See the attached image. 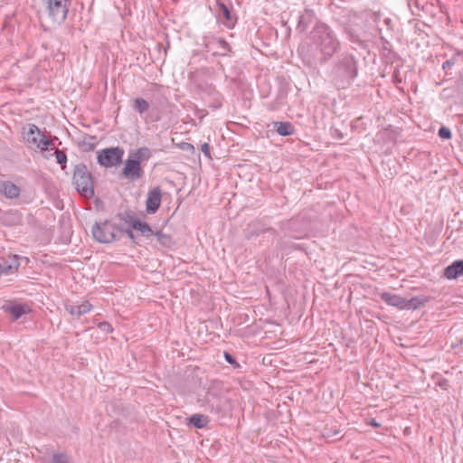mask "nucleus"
<instances>
[{
    "instance_id": "c85d7f7f",
    "label": "nucleus",
    "mask_w": 463,
    "mask_h": 463,
    "mask_svg": "<svg viewBox=\"0 0 463 463\" xmlns=\"http://www.w3.org/2000/svg\"><path fill=\"white\" fill-rule=\"evenodd\" d=\"M223 356H224L225 361L229 364L232 365L234 368H240L241 367L239 363L236 361L235 357L232 354H230L229 352L224 351Z\"/></svg>"
},
{
    "instance_id": "72a5a7b5",
    "label": "nucleus",
    "mask_w": 463,
    "mask_h": 463,
    "mask_svg": "<svg viewBox=\"0 0 463 463\" xmlns=\"http://www.w3.org/2000/svg\"><path fill=\"white\" fill-rule=\"evenodd\" d=\"M90 141H83V146H85L86 150H92L94 148V143L93 141L96 139V137L94 136H89L88 137Z\"/></svg>"
},
{
    "instance_id": "f8f14e48",
    "label": "nucleus",
    "mask_w": 463,
    "mask_h": 463,
    "mask_svg": "<svg viewBox=\"0 0 463 463\" xmlns=\"http://www.w3.org/2000/svg\"><path fill=\"white\" fill-rule=\"evenodd\" d=\"M19 266L18 255H9L7 258H2L0 261V276L17 272Z\"/></svg>"
},
{
    "instance_id": "37998d69",
    "label": "nucleus",
    "mask_w": 463,
    "mask_h": 463,
    "mask_svg": "<svg viewBox=\"0 0 463 463\" xmlns=\"http://www.w3.org/2000/svg\"><path fill=\"white\" fill-rule=\"evenodd\" d=\"M350 41H352V42H357V39L354 37V34H352V33H351V34H350Z\"/></svg>"
},
{
    "instance_id": "a211bd4d",
    "label": "nucleus",
    "mask_w": 463,
    "mask_h": 463,
    "mask_svg": "<svg viewBox=\"0 0 463 463\" xmlns=\"http://www.w3.org/2000/svg\"><path fill=\"white\" fill-rule=\"evenodd\" d=\"M1 191L5 197L9 199H15L20 195L21 189L16 184L10 181L3 182Z\"/></svg>"
},
{
    "instance_id": "39448f33",
    "label": "nucleus",
    "mask_w": 463,
    "mask_h": 463,
    "mask_svg": "<svg viewBox=\"0 0 463 463\" xmlns=\"http://www.w3.org/2000/svg\"><path fill=\"white\" fill-rule=\"evenodd\" d=\"M92 236L95 241L101 243H110L120 240L124 235V229L111 221L96 222L91 228Z\"/></svg>"
},
{
    "instance_id": "4c0bfd02",
    "label": "nucleus",
    "mask_w": 463,
    "mask_h": 463,
    "mask_svg": "<svg viewBox=\"0 0 463 463\" xmlns=\"http://www.w3.org/2000/svg\"><path fill=\"white\" fill-rule=\"evenodd\" d=\"M454 64V61L452 60H447L443 62L442 68L444 70L449 69Z\"/></svg>"
},
{
    "instance_id": "49530a36",
    "label": "nucleus",
    "mask_w": 463,
    "mask_h": 463,
    "mask_svg": "<svg viewBox=\"0 0 463 463\" xmlns=\"http://www.w3.org/2000/svg\"><path fill=\"white\" fill-rule=\"evenodd\" d=\"M238 4H240V0H236Z\"/></svg>"
},
{
    "instance_id": "2f4dec72",
    "label": "nucleus",
    "mask_w": 463,
    "mask_h": 463,
    "mask_svg": "<svg viewBox=\"0 0 463 463\" xmlns=\"http://www.w3.org/2000/svg\"><path fill=\"white\" fill-rule=\"evenodd\" d=\"M52 463H69L67 457L63 454H54L52 456Z\"/></svg>"
},
{
    "instance_id": "a19ab883",
    "label": "nucleus",
    "mask_w": 463,
    "mask_h": 463,
    "mask_svg": "<svg viewBox=\"0 0 463 463\" xmlns=\"http://www.w3.org/2000/svg\"><path fill=\"white\" fill-rule=\"evenodd\" d=\"M412 3L418 7V0H410L409 6L411 7Z\"/></svg>"
},
{
    "instance_id": "20e7f679",
    "label": "nucleus",
    "mask_w": 463,
    "mask_h": 463,
    "mask_svg": "<svg viewBox=\"0 0 463 463\" xmlns=\"http://www.w3.org/2000/svg\"><path fill=\"white\" fill-rule=\"evenodd\" d=\"M72 184L81 196L87 199L94 196V177L85 164L80 163L74 165Z\"/></svg>"
},
{
    "instance_id": "393cba45",
    "label": "nucleus",
    "mask_w": 463,
    "mask_h": 463,
    "mask_svg": "<svg viewBox=\"0 0 463 463\" xmlns=\"http://www.w3.org/2000/svg\"><path fill=\"white\" fill-rule=\"evenodd\" d=\"M132 109L140 115H143L148 110L149 103L145 99L138 97L133 99Z\"/></svg>"
},
{
    "instance_id": "6ab92c4d",
    "label": "nucleus",
    "mask_w": 463,
    "mask_h": 463,
    "mask_svg": "<svg viewBox=\"0 0 463 463\" xmlns=\"http://www.w3.org/2000/svg\"><path fill=\"white\" fill-rule=\"evenodd\" d=\"M428 302V298L424 296H416L410 299L405 298V303L403 305V310L407 309H419L423 307Z\"/></svg>"
},
{
    "instance_id": "c9c22d12",
    "label": "nucleus",
    "mask_w": 463,
    "mask_h": 463,
    "mask_svg": "<svg viewBox=\"0 0 463 463\" xmlns=\"http://www.w3.org/2000/svg\"><path fill=\"white\" fill-rule=\"evenodd\" d=\"M132 230L133 229L131 227L127 230H124V234L126 233L132 241H135L136 237Z\"/></svg>"
},
{
    "instance_id": "4468645a",
    "label": "nucleus",
    "mask_w": 463,
    "mask_h": 463,
    "mask_svg": "<svg viewBox=\"0 0 463 463\" xmlns=\"http://www.w3.org/2000/svg\"><path fill=\"white\" fill-rule=\"evenodd\" d=\"M380 298L387 305L395 307L401 310H403L405 298H403L400 295L392 294L391 292H382V293H380Z\"/></svg>"
},
{
    "instance_id": "4be33fe9",
    "label": "nucleus",
    "mask_w": 463,
    "mask_h": 463,
    "mask_svg": "<svg viewBox=\"0 0 463 463\" xmlns=\"http://www.w3.org/2000/svg\"><path fill=\"white\" fill-rule=\"evenodd\" d=\"M154 236L163 248L170 249L175 245L173 237L170 234L164 233L162 231L156 232Z\"/></svg>"
},
{
    "instance_id": "c03bdc74",
    "label": "nucleus",
    "mask_w": 463,
    "mask_h": 463,
    "mask_svg": "<svg viewBox=\"0 0 463 463\" xmlns=\"http://www.w3.org/2000/svg\"><path fill=\"white\" fill-rule=\"evenodd\" d=\"M336 132H337V137H338L339 138H342V137H343L342 133H341L340 131H338V130H336Z\"/></svg>"
},
{
    "instance_id": "a878e982",
    "label": "nucleus",
    "mask_w": 463,
    "mask_h": 463,
    "mask_svg": "<svg viewBox=\"0 0 463 463\" xmlns=\"http://www.w3.org/2000/svg\"><path fill=\"white\" fill-rule=\"evenodd\" d=\"M118 217L120 221L128 224L131 228L133 227L134 222L138 220V218L136 216V213L131 211H125L124 213H120L118 214Z\"/></svg>"
},
{
    "instance_id": "0eeeda50",
    "label": "nucleus",
    "mask_w": 463,
    "mask_h": 463,
    "mask_svg": "<svg viewBox=\"0 0 463 463\" xmlns=\"http://www.w3.org/2000/svg\"><path fill=\"white\" fill-rule=\"evenodd\" d=\"M24 138L28 143L35 145L41 151L51 149L50 147L52 145V140L43 134L34 124L28 125V130L24 133Z\"/></svg>"
},
{
    "instance_id": "ddd939ff",
    "label": "nucleus",
    "mask_w": 463,
    "mask_h": 463,
    "mask_svg": "<svg viewBox=\"0 0 463 463\" xmlns=\"http://www.w3.org/2000/svg\"><path fill=\"white\" fill-rule=\"evenodd\" d=\"M2 309L5 312L10 314L13 317V319L17 320L19 319L23 315L30 311L28 307L24 304H12L8 303L2 307Z\"/></svg>"
},
{
    "instance_id": "f3484780",
    "label": "nucleus",
    "mask_w": 463,
    "mask_h": 463,
    "mask_svg": "<svg viewBox=\"0 0 463 463\" xmlns=\"http://www.w3.org/2000/svg\"><path fill=\"white\" fill-rule=\"evenodd\" d=\"M151 156V150L146 146H142L138 149L131 150L129 152L128 157L135 162L137 161V163L141 165V164L145 161H147Z\"/></svg>"
},
{
    "instance_id": "9d476101",
    "label": "nucleus",
    "mask_w": 463,
    "mask_h": 463,
    "mask_svg": "<svg viewBox=\"0 0 463 463\" xmlns=\"http://www.w3.org/2000/svg\"><path fill=\"white\" fill-rule=\"evenodd\" d=\"M216 5L219 8V17L222 19V24L232 29L237 23V16L232 12V7L226 5L222 0H216Z\"/></svg>"
},
{
    "instance_id": "ea45409f",
    "label": "nucleus",
    "mask_w": 463,
    "mask_h": 463,
    "mask_svg": "<svg viewBox=\"0 0 463 463\" xmlns=\"http://www.w3.org/2000/svg\"><path fill=\"white\" fill-rule=\"evenodd\" d=\"M370 425L371 426H373L375 428H378L380 427V424L374 420V419H372L371 421H370Z\"/></svg>"
},
{
    "instance_id": "f704fd0d",
    "label": "nucleus",
    "mask_w": 463,
    "mask_h": 463,
    "mask_svg": "<svg viewBox=\"0 0 463 463\" xmlns=\"http://www.w3.org/2000/svg\"><path fill=\"white\" fill-rule=\"evenodd\" d=\"M201 150L204 154L205 156H207L208 158H211L210 146L208 143L203 144L201 146Z\"/></svg>"
},
{
    "instance_id": "9b49d317",
    "label": "nucleus",
    "mask_w": 463,
    "mask_h": 463,
    "mask_svg": "<svg viewBox=\"0 0 463 463\" xmlns=\"http://www.w3.org/2000/svg\"><path fill=\"white\" fill-rule=\"evenodd\" d=\"M162 191L159 186L149 190L146 202V210L148 213H155L161 205Z\"/></svg>"
},
{
    "instance_id": "dca6fc26",
    "label": "nucleus",
    "mask_w": 463,
    "mask_h": 463,
    "mask_svg": "<svg viewBox=\"0 0 463 463\" xmlns=\"http://www.w3.org/2000/svg\"><path fill=\"white\" fill-rule=\"evenodd\" d=\"M91 308L92 306L88 301H84L81 304H71L65 307L67 312L77 317H80V316L88 313Z\"/></svg>"
},
{
    "instance_id": "58836bf2",
    "label": "nucleus",
    "mask_w": 463,
    "mask_h": 463,
    "mask_svg": "<svg viewBox=\"0 0 463 463\" xmlns=\"http://www.w3.org/2000/svg\"><path fill=\"white\" fill-rule=\"evenodd\" d=\"M181 147L184 150H193L194 149V146L190 143H186V142H183L181 144Z\"/></svg>"
},
{
    "instance_id": "412c9836",
    "label": "nucleus",
    "mask_w": 463,
    "mask_h": 463,
    "mask_svg": "<svg viewBox=\"0 0 463 463\" xmlns=\"http://www.w3.org/2000/svg\"><path fill=\"white\" fill-rule=\"evenodd\" d=\"M132 229L139 232L140 234L145 238H149L156 232L152 230L147 222L141 221L140 219L134 222Z\"/></svg>"
},
{
    "instance_id": "2eb2a0df",
    "label": "nucleus",
    "mask_w": 463,
    "mask_h": 463,
    "mask_svg": "<svg viewBox=\"0 0 463 463\" xmlns=\"http://www.w3.org/2000/svg\"><path fill=\"white\" fill-rule=\"evenodd\" d=\"M444 276L448 279H455L463 276V260H455L446 267L444 269Z\"/></svg>"
},
{
    "instance_id": "bb28decb",
    "label": "nucleus",
    "mask_w": 463,
    "mask_h": 463,
    "mask_svg": "<svg viewBox=\"0 0 463 463\" xmlns=\"http://www.w3.org/2000/svg\"><path fill=\"white\" fill-rule=\"evenodd\" d=\"M54 156L56 157L57 163L61 165L62 170L66 168L67 163V155L63 150L55 149Z\"/></svg>"
},
{
    "instance_id": "f03ea898",
    "label": "nucleus",
    "mask_w": 463,
    "mask_h": 463,
    "mask_svg": "<svg viewBox=\"0 0 463 463\" xmlns=\"http://www.w3.org/2000/svg\"><path fill=\"white\" fill-rule=\"evenodd\" d=\"M358 75V61L349 52L340 53L333 63L331 79L338 90L349 88Z\"/></svg>"
},
{
    "instance_id": "423d86ee",
    "label": "nucleus",
    "mask_w": 463,
    "mask_h": 463,
    "mask_svg": "<svg viewBox=\"0 0 463 463\" xmlns=\"http://www.w3.org/2000/svg\"><path fill=\"white\" fill-rule=\"evenodd\" d=\"M124 149L119 146L104 148L97 153L98 163L104 167H113L122 162Z\"/></svg>"
},
{
    "instance_id": "5701e85b",
    "label": "nucleus",
    "mask_w": 463,
    "mask_h": 463,
    "mask_svg": "<svg viewBox=\"0 0 463 463\" xmlns=\"http://www.w3.org/2000/svg\"><path fill=\"white\" fill-rule=\"evenodd\" d=\"M189 424L193 425L196 429H203L204 428L208 422V417L203 414H194L191 417L188 418Z\"/></svg>"
},
{
    "instance_id": "a18cd8bd",
    "label": "nucleus",
    "mask_w": 463,
    "mask_h": 463,
    "mask_svg": "<svg viewBox=\"0 0 463 463\" xmlns=\"http://www.w3.org/2000/svg\"><path fill=\"white\" fill-rule=\"evenodd\" d=\"M460 345L463 347V340L460 341Z\"/></svg>"
},
{
    "instance_id": "473e14b6",
    "label": "nucleus",
    "mask_w": 463,
    "mask_h": 463,
    "mask_svg": "<svg viewBox=\"0 0 463 463\" xmlns=\"http://www.w3.org/2000/svg\"><path fill=\"white\" fill-rule=\"evenodd\" d=\"M222 399H219L215 404L213 402L211 403L212 411H214L216 413L220 414L222 410Z\"/></svg>"
},
{
    "instance_id": "b1692460",
    "label": "nucleus",
    "mask_w": 463,
    "mask_h": 463,
    "mask_svg": "<svg viewBox=\"0 0 463 463\" xmlns=\"http://www.w3.org/2000/svg\"><path fill=\"white\" fill-rule=\"evenodd\" d=\"M314 15L312 10L307 9L305 15H300L297 25V30L299 32H305Z\"/></svg>"
},
{
    "instance_id": "cd10ccee",
    "label": "nucleus",
    "mask_w": 463,
    "mask_h": 463,
    "mask_svg": "<svg viewBox=\"0 0 463 463\" xmlns=\"http://www.w3.org/2000/svg\"><path fill=\"white\" fill-rule=\"evenodd\" d=\"M217 43L220 48L219 55L225 56L227 52H231V46L224 39H219Z\"/></svg>"
},
{
    "instance_id": "aec40b11",
    "label": "nucleus",
    "mask_w": 463,
    "mask_h": 463,
    "mask_svg": "<svg viewBox=\"0 0 463 463\" xmlns=\"http://www.w3.org/2000/svg\"><path fill=\"white\" fill-rule=\"evenodd\" d=\"M273 124L277 133L282 137L291 136L295 132L294 126L288 121L274 122Z\"/></svg>"
},
{
    "instance_id": "79ce46f5",
    "label": "nucleus",
    "mask_w": 463,
    "mask_h": 463,
    "mask_svg": "<svg viewBox=\"0 0 463 463\" xmlns=\"http://www.w3.org/2000/svg\"><path fill=\"white\" fill-rule=\"evenodd\" d=\"M384 23L386 24V25H387V26H389V27H390V25H391V24H392V20H391V19H389V18H386V19L384 20Z\"/></svg>"
},
{
    "instance_id": "f257e3e1",
    "label": "nucleus",
    "mask_w": 463,
    "mask_h": 463,
    "mask_svg": "<svg viewBox=\"0 0 463 463\" xmlns=\"http://www.w3.org/2000/svg\"><path fill=\"white\" fill-rule=\"evenodd\" d=\"M309 44L301 47L300 54L303 61L309 67L325 64L340 49V42L326 24L317 22L308 35Z\"/></svg>"
},
{
    "instance_id": "e433bc0d",
    "label": "nucleus",
    "mask_w": 463,
    "mask_h": 463,
    "mask_svg": "<svg viewBox=\"0 0 463 463\" xmlns=\"http://www.w3.org/2000/svg\"><path fill=\"white\" fill-rule=\"evenodd\" d=\"M392 77L395 84L402 83V79L399 77V71L397 69L394 70Z\"/></svg>"
},
{
    "instance_id": "1a4fd4ad",
    "label": "nucleus",
    "mask_w": 463,
    "mask_h": 463,
    "mask_svg": "<svg viewBox=\"0 0 463 463\" xmlns=\"http://www.w3.org/2000/svg\"><path fill=\"white\" fill-rule=\"evenodd\" d=\"M266 232L276 234V231L273 228L267 227L261 220L255 219L247 224L246 228L243 230V234L246 240H251Z\"/></svg>"
},
{
    "instance_id": "6e6552de",
    "label": "nucleus",
    "mask_w": 463,
    "mask_h": 463,
    "mask_svg": "<svg viewBox=\"0 0 463 463\" xmlns=\"http://www.w3.org/2000/svg\"><path fill=\"white\" fill-rule=\"evenodd\" d=\"M144 170L141 165L131 158L128 157L125 161L124 167L120 172V176L129 181L135 182L144 176Z\"/></svg>"
},
{
    "instance_id": "7ed1b4c3",
    "label": "nucleus",
    "mask_w": 463,
    "mask_h": 463,
    "mask_svg": "<svg viewBox=\"0 0 463 463\" xmlns=\"http://www.w3.org/2000/svg\"><path fill=\"white\" fill-rule=\"evenodd\" d=\"M72 0H39L40 14L52 24H62L68 15Z\"/></svg>"
},
{
    "instance_id": "c756f323",
    "label": "nucleus",
    "mask_w": 463,
    "mask_h": 463,
    "mask_svg": "<svg viewBox=\"0 0 463 463\" xmlns=\"http://www.w3.org/2000/svg\"><path fill=\"white\" fill-rule=\"evenodd\" d=\"M438 135L442 139H450L452 136L450 129L444 126L439 128Z\"/></svg>"
},
{
    "instance_id": "7c9ffc66",
    "label": "nucleus",
    "mask_w": 463,
    "mask_h": 463,
    "mask_svg": "<svg viewBox=\"0 0 463 463\" xmlns=\"http://www.w3.org/2000/svg\"><path fill=\"white\" fill-rule=\"evenodd\" d=\"M98 327L105 333H111L113 331V328L109 322L103 321L99 323Z\"/></svg>"
}]
</instances>
